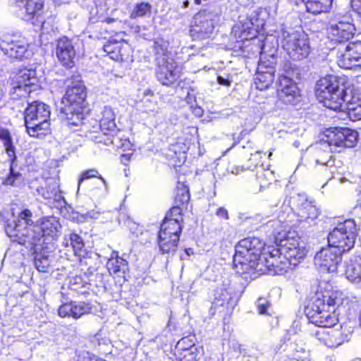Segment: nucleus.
I'll return each instance as SVG.
<instances>
[{"instance_id":"1","label":"nucleus","mask_w":361,"mask_h":361,"mask_svg":"<svg viewBox=\"0 0 361 361\" xmlns=\"http://www.w3.org/2000/svg\"><path fill=\"white\" fill-rule=\"evenodd\" d=\"M32 214L29 209L21 212L17 221L8 224L6 232L13 241L26 247H32L39 243L42 236L54 237L61 229L59 219L54 216L44 217L40 221V226H32Z\"/></svg>"},{"instance_id":"2","label":"nucleus","mask_w":361,"mask_h":361,"mask_svg":"<svg viewBox=\"0 0 361 361\" xmlns=\"http://www.w3.org/2000/svg\"><path fill=\"white\" fill-rule=\"evenodd\" d=\"M267 249L264 243L255 237H248L240 240L235 247V254L233 256L236 272L244 274L252 269L256 272H264V266H274L277 262L276 257H271V260L267 261L268 264L266 265L261 260L262 253Z\"/></svg>"},{"instance_id":"3","label":"nucleus","mask_w":361,"mask_h":361,"mask_svg":"<svg viewBox=\"0 0 361 361\" xmlns=\"http://www.w3.org/2000/svg\"><path fill=\"white\" fill-rule=\"evenodd\" d=\"M357 133L348 128H335L326 131L325 139L312 148L316 164L328 166L332 159V147H353L357 140Z\"/></svg>"},{"instance_id":"4","label":"nucleus","mask_w":361,"mask_h":361,"mask_svg":"<svg viewBox=\"0 0 361 361\" xmlns=\"http://www.w3.org/2000/svg\"><path fill=\"white\" fill-rule=\"evenodd\" d=\"M340 302L338 293L332 290L317 292L311 305L306 308L307 316L310 322L319 327H332L338 322L335 312H330L329 309Z\"/></svg>"},{"instance_id":"5","label":"nucleus","mask_w":361,"mask_h":361,"mask_svg":"<svg viewBox=\"0 0 361 361\" xmlns=\"http://www.w3.org/2000/svg\"><path fill=\"white\" fill-rule=\"evenodd\" d=\"M86 96L85 87L81 81L72 82L68 85L61 101L63 106L59 114L61 119L66 120L68 125L79 126L83 118Z\"/></svg>"},{"instance_id":"6","label":"nucleus","mask_w":361,"mask_h":361,"mask_svg":"<svg viewBox=\"0 0 361 361\" xmlns=\"http://www.w3.org/2000/svg\"><path fill=\"white\" fill-rule=\"evenodd\" d=\"M49 106L44 103L34 102L25 111V124L27 132L32 137H38L49 130Z\"/></svg>"},{"instance_id":"7","label":"nucleus","mask_w":361,"mask_h":361,"mask_svg":"<svg viewBox=\"0 0 361 361\" xmlns=\"http://www.w3.org/2000/svg\"><path fill=\"white\" fill-rule=\"evenodd\" d=\"M358 228L353 219H347L330 232L329 245L336 247L342 254L351 250L355 245Z\"/></svg>"},{"instance_id":"8","label":"nucleus","mask_w":361,"mask_h":361,"mask_svg":"<svg viewBox=\"0 0 361 361\" xmlns=\"http://www.w3.org/2000/svg\"><path fill=\"white\" fill-rule=\"evenodd\" d=\"M343 84L335 75H326L321 78L316 84L315 94L319 102L324 106L332 110H336L341 99Z\"/></svg>"},{"instance_id":"9","label":"nucleus","mask_w":361,"mask_h":361,"mask_svg":"<svg viewBox=\"0 0 361 361\" xmlns=\"http://www.w3.org/2000/svg\"><path fill=\"white\" fill-rule=\"evenodd\" d=\"M281 44L283 49L293 60L305 59L310 51L308 36L302 30H283Z\"/></svg>"},{"instance_id":"10","label":"nucleus","mask_w":361,"mask_h":361,"mask_svg":"<svg viewBox=\"0 0 361 361\" xmlns=\"http://www.w3.org/2000/svg\"><path fill=\"white\" fill-rule=\"evenodd\" d=\"M338 64L341 68L350 69L361 66V40L350 42L338 49Z\"/></svg>"},{"instance_id":"11","label":"nucleus","mask_w":361,"mask_h":361,"mask_svg":"<svg viewBox=\"0 0 361 361\" xmlns=\"http://www.w3.org/2000/svg\"><path fill=\"white\" fill-rule=\"evenodd\" d=\"M342 253L329 245L322 248L314 256V265L322 271L334 272L341 261Z\"/></svg>"},{"instance_id":"12","label":"nucleus","mask_w":361,"mask_h":361,"mask_svg":"<svg viewBox=\"0 0 361 361\" xmlns=\"http://www.w3.org/2000/svg\"><path fill=\"white\" fill-rule=\"evenodd\" d=\"M102 135L106 136L104 140L100 136L96 137L95 142H104L106 145H115L114 133L117 131L115 123V114L111 107L106 106L101 111L99 119Z\"/></svg>"},{"instance_id":"13","label":"nucleus","mask_w":361,"mask_h":361,"mask_svg":"<svg viewBox=\"0 0 361 361\" xmlns=\"http://www.w3.org/2000/svg\"><path fill=\"white\" fill-rule=\"evenodd\" d=\"M279 101L285 104H295L300 99V90L296 83L290 78L281 76L276 83Z\"/></svg>"},{"instance_id":"14","label":"nucleus","mask_w":361,"mask_h":361,"mask_svg":"<svg viewBox=\"0 0 361 361\" xmlns=\"http://www.w3.org/2000/svg\"><path fill=\"white\" fill-rule=\"evenodd\" d=\"M157 66V78L162 85L169 86L179 78L180 71L173 59L159 58Z\"/></svg>"},{"instance_id":"15","label":"nucleus","mask_w":361,"mask_h":361,"mask_svg":"<svg viewBox=\"0 0 361 361\" xmlns=\"http://www.w3.org/2000/svg\"><path fill=\"white\" fill-rule=\"evenodd\" d=\"M283 255V252L280 251V250L276 249L274 247L268 246L267 250H264L262 253L261 260L264 261V265H266L267 261L271 260V257H276V262L274 263V266H264L266 270L264 272H258L259 274H272L276 275L283 274L286 269L288 268V265L290 262L288 261V259L286 255L282 257Z\"/></svg>"},{"instance_id":"16","label":"nucleus","mask_w":361,"mask_h":361,"mask_svg":"<svg viewBox=\"0 0 361 361\" xmlns=\"http://www.w3.org/2000/svg\"><path fill=\"white\" fill-rule=\"evenodd\" d=\"M214 14L206 11H200L193 18L191 32L200 39L210 37L214 32Z\"/></svg>"},{"instance_id":"17","label":"nucleus","mask_w":361,"mask_h":361,"mask_svg":"<svg viewBox=\"0 0 361 361\" xmlns=\"http://www.w3.org/2000/svg\"><path fill=\"white\" fill-rule=\"evenodd\" d=\"M274 64H275V59L274 56H272V61L267 63V62L264 61V56L262 54L257 72L255 78V84L258 90H265L273 85L275 73Z\"/></svg>"},{"instance_id":"18","label":"nucleus","mask_w":361,"mask_h":361,"mask_svg":"<svg viewBox=\"0 0 361 361\" xmlns=\"http://www.w3.org/2000/svg\"><path fill=\"white\" fill-rule=\"evenodd\" d=\"M355 32L354 25L348 21L331 20L327 27L328 35L339 42L348 41L353 38Z\"/></svg>"},{"instance_id":"19","label":"nucleus","mask_w":361,"mask_h":361,"mask_svg":"<svg viewBox=\"0 0 361 361\" xmlns=\"http://www.w3.org/2000/svg\"><path fill=\"white\" fill-rule=\"evenodd\" d=\"M56 55L59 61L65 67L74 66L75 49L72 41L63 37L58 39L56 47Z\"/></svg>"},{"instance_id":"20","label":"nucleus","mask_w":361,"mask_h":361,"mask_svg":"<svg viewBox=\"0 0 361 361\" xmlns=\"http://www.w3.org/2000/svg\"><path fill=\"white\" fill-rule=\"evenodd\" d=\"M9 2L18 12V15L25 20L32 18L43 7L42 0H9Z\"/></svg>"},{"instance_id":"21","label":"nucleus","mask_w":361,"mask_h":361,"mask_svg":"<svg viewBox=\"0 0 361 361\" xmlns=\"http://www.w3.org/2000/svg\"><path fill=\"white\" fill-rule=\"evenodd\" d=\"M297 207L295 209L298 221L311 224L319 215V211L312 202L308 201L305 195H298L296 199Z\"/></svg>"},{"instance_id":"22","label":"nucleus","mask_w":361,"mask_h":361,"mask_svg":"<svg viewBox=\"0 0 361 361\" xmlns=\"http://www.w3.org/2000/svg\"><path fill=\"white\" fill-rule=\"evenodd\" d=\"M1 49L11 58L23 59L27 57V44L24 40L3 41L0 44Z\"/></svg>"},{"instance_id":"23","label":"nucleus","mask_w":361,"mask_h":361,"mask_svg":"<svg viewBox=\"0 0 361 361\" xmlns=\"http://www.w3.org/2000/svg\"><path fill=\"white\" fill-rule=\"evenodd\" d=\"M185 341H179L175 348L174 357L176 361H197L200 351L195 343H190L188 348L184 350Z\"/></svg>"},{"instance_id":"24","label":"nucleus","mask_w":361,"mask_h":361,"mask_svg":"<svg viewBox=\"0 0 361 361\" xmlns=\"http://www.w3.org/2000/svg\"><path fill=\"white\" fill-rule=\"evenodd\" d=\"M235 294L231 288H221L215 293L214 305L215 307H224L227 309H233L236 305Z\"/></svg>"},{"instance_id":"25","label":"nucleus","mask_w":361,"mask_h":361,"mask_svg":"<svg viewBox=\"0 0 361 361\" xmlns=\"http://www.w3.org/2000/svg\"><path fill=\"white\" fill-rule=\"evenodd\" d=\"M293 234L294 233H291L290 232L288 234L286 233H279L276 236V241L280 246V248L278 249L283 255H286L288 250H290V248L295 249L300 245L299 238L291 235Z\"/></svg>"},{"instance_id":"26","label":"nucleus","mask_w":361,"mask_h":361,"mask_svg":"<svg viewBox=\"0 0 361 361\" xmlns=\"http://www.w3.org/2000/svg\"><path fill=\"white\" fill-rule=\"evenodd\" d=\"M342 92L339 97L340 104L336 111H345L346 106L353 103H356L357 99H361V94L354 90L351 87H345L343 85H342Z\"/></svg>"},{"instance_id":"27","label":"nucleus","mask_w":361,"mask_h":361,"mask_svg":"<svg viewBox=\"0 0 361 361\" xmlns=\"http://www.w3.org/2000/svg\"><path fill=\"white\" fill-rule=\"evenodd\" d=\"M307 11L313 14L328 12L331 8L333 0H301Z\"/></svg>"},{"instance_id":"28","label":"nucleus","mask_w":361,"mask_h":361,"mask_svg":"<svg viewBox=\"0 0 361 361\" xmlns=\"http://www.w3.org/2000/svg\"><path fill=\"white\" fill-rule=\"evenodd\" d=\"M345 274L346 278L354 283L361 281V259L350 260L346 264Z\"/></svg>"},{"instance_id":"29","label":"nucleus","mask_w":361,"mask_h":361,"mask_svg":"<svg viewBox=\"0 0 361 361\" xmlns=\"http://www.w3.org/2000/svg\"><path fill=\"white\" fill-rule=\"evenodd\" d=\"M9 88V94L13 99L25 97L32 92L31 87L28 85L11 79Z\"/></svg>"},{"instance_id":"30","label":"nucleus","mask_w":361,"mask_h":361,"mask_svg":"<svg viewBox=\"0 0 361 361\" xmlns=\"http://www.w3.org/2000/svg\"><path fill=\"white\" fill-rule=\"evenodd\" d=\"M107 269L111 274H116L118 276L125 274L128 270V262L123 258L111 257L106 263Z\"/></svg>"},{"instance_id":"31","label":"nucleus","mask_w":361,"mask_h":361,"mask_svg":"<svg viewBox=\"0 0 361 361\" xmlns=\"http://www.w3.org/2000/svg\"><path fill=\"white\" fill-rule=\"evenodd\" d=\"M0 140L4 142L6 153L10 159V161L15 162L16 159V147L13 145V141L8 130L0 128Z\"/></svg>"},{"instance_id":"32","label":"nucleus","mask_w":361,"mask_h":361,"mask_svg":"<svg viewBox=\"0 0 361 361\" xmlns=\"http://www.w3.org/2000/svg\"><path fill=\"white\" fill-rule=\"evenodd\" d=\"M70 242V245L73 247L75 255L79 257L82 255L84 243L80 236L75 233H71L68 235L65 236L63 244L68 246Z\"/></svg>"},{"instance_id":"33","label":"nucleus","mask_w":361,"mask_h":361,"mask_svg":"<svg viewBox=\"0 0 361 361\" xmlns=\"http://www.w3.org/2000/svg\"><path fill=\"white\" fill-rule=\"evenodd\" d=\"M154 49L156 56V62H158V59H172L168 57V43L161 38H157L154 42Z\"/></svg>"},{"instance_id":"34","label":"nucleus","mask_w":361,"mask_h":361,"mask_svg":"<svg viewBox=\"0 0 361 361\" xmlns=\"http://www.w3.org/2000/svg\"><path fill=\"white\" fill-rule=\"evenodd\" d=\"M178 241L179 237L158 240L159 250L162 254L173 253L176 250Z\"/></svg>"},{"instance_id":"35","label":"nucleus","mask_w":361,"mask_h":361,"mask_svg":"<svg viewBox=\"0 0 361 361\" xmlns=\"http://www.w3.org/2000/svg\"><path fill=\"white\" fill-rule=\"evenodd\" d=\"M11 80H18L31 87L35 84V81L36 80L35 72L32 70L24 69L19 71Z\"/></svg>"},{"instance_id":"36","label":"nucleus","mask_w":361,"mask_h":361,"mask_svg":"<svg viewBox=\"0 0 361 361\" xmlns=\"http://www.w3.org/2000/svg\"><path fill=\"white\" fill-rule=\"evenodd\" d=\"M347 335L344 334L341 329L330 328L329 341H328L329 347H335L342 344L347 340Z\"/></svg>"},{"instance_id":"37","label":"nucleus","mask_w":361,"mask_h":361,"mask_svg":"<svg viewBox=\"0 0 361 361\" xmlns=\"http://www.w3.org/2000/svg\"><path fill=\"white\" fill-rule=\"evenodd\" d=\"M345 111L350 120L355 121L361 119V99H357L356 103L346 106Z\"/></svg>"},{"instance_id":"38","label":"nucleus","mask_w":361,"mask_h":361,"mask_svg":"<svg viewBox=\"0 0 361 361\" xmlns=\"http://www.w3.org/2000/svg\"><path fill=\"white\" fill-rule=\"evenodd\" d=\"M160 228L171 231V233L172 232L178 235H180L182 231L181 223H179L176 219L171 220L170 218L164 219Z\"/></svg>"},{"instance_id":"39","label":"nucleus","mask_w":361,"mask_h":361,"mask_svg":"<svg viewBox=\"0 0 361 361\" xmlns=\"http://www.w3.org/2000/svg\"><path fill=\"white\" fill-rule=\"evenodd\" d=\"M123 49L124 48L118 45L115 46L114 49H113L111 45H107L104 47V51L109 53L111 59L116 61H123L127 59V55L122 51Z\"/></svg>"},{"instance_id":"40","label":"nucleus","mask_w":361,"mask_h":361,"mask_svg":"<svg viewBox=\"0 0 361 361\" xmlns=\"http://www.w3.org/2000/svg\"><path fill=\"white\" fill-rule=\"evenodd\" d=\"M189 200V190L183 184L180 186H178L177 193L175 197L176 203L183 205L185 203H188Z\"/></svg>"},{"instance_id":"41","label":"nucleus","mask_w":361,"mask_h":361,"mask_svg":"<svg viewBox=\"0 0 361 361\" xmlns=\"http://www.w3.org/2000/svg\"><path fill=\"white\" fill-rule=\"evenodd\" d=\"M151 6L148 3L142 2L135 6L130 14L132 18L142 17L147 13H150Z\"/></svg>"},{"instance_id":"42","label":"nucleus","mask_w":361,"mask_h":361,"mask_svg":"<svg viewBox=\"0 0 361 361\" xmlns=\"http://www.w3.org/2000/svg\"><path fill=\"white\" fill-rule=\"evenodd\" d=\"M307 254V250L302 246H298L295 249H291L286 252V257L288 259H293L295 260H300L303 259Z\"/></svg>"},{"instance_id":"43","label":"nucleus","mask_w":361,"mask_h":361,"mask_svg":"<svg viewBox=\"0 0 361 361\" xmlns=\"http://www.w3.org/2000/svg\"><path fill=\"white\" fill-rule=\"evenodd\" d=\"M37 269L41 272H47L49 267V259L47 256L37 255L35 259Z\"/></svg>"},{"instance_id":"44","label":"nucleus","mask_w":361,"mask_h":361,"mask_svg":"<svg viewBox=\"0 0 361 361\" xmlns=\"http://www.w3.org/2000/svg\"><path fill=\"white\" fill-rule=\"evenodd\" d=\"M330 328L331 327H319V329L315 332V336L317 339L323 342L327 346L328 341H329Z\"/></svg>"},{"instance_id":"45","label":"nucleus","mask_w":361,"mask_h":361,"mask_svg":"<svg viewBox=\"0 0 361 361\" xmlns=\"http://www.w3.org/2000/svg\"><path fill=\"white\" fill-rule=\"evenodd\" d=\"M14 163L15 162H12L11 161L10 174L3 181V184L5 185H14L15 180L21 176V174L19 172H15L13 171Z\"/></svg>"},{"instance_id":"46","label":"nucleus","mask_w":361,"mask_h":361,"mask_svg":"<svg viewBox=\"0 0 361 361\" xmlns=\"http://www.w3.org/2000/svg\"><path fill=\"white\" fill-rule=\"evenodd\" d=\"M74 303V310L77 312L78 318L81 317L82 315L88 314L90 312L92 307L87 303L80 302L78 303Z\"/></svg>"},{"instance_id":"47","label":"nucleus","mask_w":361,"mask_h":361,"mask_svg":"<svg viewBox=\"0 0 361 361\" xmlns=\"http://www.w3.org/2000/svg\"><path fill=\"white\" fill-rule=\"evenodd\" d=\"M98 175H99V173L95 169H90V170L83 172L81 175V177L78 180V189L80 188V186L84 180L91 178H94V177H98L99 179H101L102 180V182L104 184H106V181L104 180V179L101 176H98Z\"/></svg>"},{"instance_id":"48","label":"nucleus","mask_w":361,"mask_h":361,"mask_svg":"<svg viewBox=\"0 0 361 361\" xmlns=\"http://www.w3.org/2000/svg\"><path fill=\"white\" fill-rule=\"evenodd\" d=\"M181 212L182 209H180V205L178 204H176V206L172 207L169 212L167 213L165 219H169L171 220L173 219H177L179 223H181L183 221L182 217H181Z\"/></svg>"},{"instance_id":"49","label":"nucleus","mask_w":361,"mask_h":361,"mask_svg":"<svg viewBox=\"0 0 361 361\" xmlns=\"http://www.w3.org/2000/svg\"><path fill=\"white\" fill-rule=\"evenodd\" d=\"M144 106L147 112H154L157 109V102L154 99L144 98L143 99Z\"/></svg>"},{"instance_id":"50","label":"nucleus","mask_w":361,"mask_h":361,"mask_svg":"<svg viewBox=\"0 0 361 361\" xmlns=\"http://www.w3.org/2000/svg\"><path fill=\"white\" fill-rule=\"evenodd\" d=\"M72 307V302L69 303H65L62 305H61L59 308V315L61 317H69V314L71 310Z\"/></svg>"},{"instance_id":"51","label":"nucleus","mask_w":361,"mask_h":361,"mask_svg":"<svg viewBox=\"0 0 361 361\" xmlns=\"http://www.w3.org/2000/svg\"><path fill=\"white\" fill-rule=\"evenodd\" d=\"M257 306L259 314H266L269 303L266 298H260L257 301Z\"/></svg>"},{"instance_id":"52","label":"nucleus","mask_w":361,"mask_h":361,"mask_svg":"<svg viewBox=\"0 0 361 361\" xmlns=\"http://www.w3.org/2000/svg\"><path fill=\"white\" fill-rule=\"evenodd\" d=\"M179 236L180 235H176L172 232L171 233V231H167L166 230L160 228V231L159 232L158 240L164 239H164H166V238L172 239V238H175V237H179Z\"/></svg>"},{"instance_id":"53","label":"nucleus","mask_w":361,"mask_h":361,"mask_svg":"<svg viewBox=\"0 0 361 361\" xmlns=\"http://www.w3.org/2000/svg\"><path fill=\"white\" fill-rule=\"evenodd\" d=\"M247 22H245L243 24H242L241 27V31L242 32H250V30L252 29V26L255 25V23L253 21V19H247Z\"/></svg>"},{"instance_id":"54","label":"nucleus","mask_w":361,"mask_h":361,"mask_svg":"<svg viewBox=\"0 0 361 361\" xmlns=\"http://www.w3.org/2000/svg\"><path fill=\"white\" fill-rule=\"evenodd\" d=\"M76 361H92V359L88 353L84 352L78 356Z\"/></svg>"},{"instance_id":"55","label":"nucleus","mask_w":361,"mask_h":361,"mask_svg":"<svg viewBox=\"0 0 361 361\" xmlns=\"http://www.w3.org/2000/svg\"><path fill=\"white\" fill-rule=\"evenodd\" d=\"M216 215L220 216V217H223L225 219H228V212L224 207H220V208L218 209V210L216 211Z\"/></svg>"},{"instance_id":"56","label":"nucleus","mask_w":361,"mask_h":361,"mask_svg":"<svg viewBox=\"0 0 361 361\" xmlns=\"http://www.w3.org/2000/svg\"><path fill=\"white\" fill-rule=\"evenodd\" d=\"M351 6L353 8V9L357 12V13H360L361 12V9H360V0H353L351 1Z\"/></svg>"},{"instance_id":"57","label":"nucleus","mask_w":361,"mask_h":361,"mask_svg":"<svg viewBox=\"0 0 361 361\" xmlns=\"http://www.w3.org/2000/svg\"><path fill=\"white\" fill-rule=\"evenodd\" d=\"M193 338H194V336H192V338H190V337H184L183 338H181L180 341H184V340H186L185 341V343L183 344L184 345V350L188 348L189 347V345L190 343H195L194 341H193Z\"/></svg>"},{"instance_id":"58","label":"nucleus","mask_w":361,"mask_h":361,"mask_svg":"<svg viewBox=\"0 0 361 361\" xmlns=\"http://www.w3.org/2000/svg\"><path fill=\"white\" fill-rule=\"evenodd\" d=\"M217 81L221 85L230 86L231 85V81L228 79L223 78L222 76H218Z\"/></svg>"},{"instance_id":"59","label":"nucleus","mask_w":361,"mask_h":361,"mask_svg":"<svg viewBox=\"0 0 361 361\" xmlns=\"http://www.w3.org/2000/svg\"><path fill=\"white\" fill-rule=\"evenodd\" d=\"M72 307H73V308H71V310L70 312L69 317H71L74 319H78V314H77V312H75L74 310V303L73 302H72Z\"/></svg>"},{"instance_id":"60","label":"nucleus","mask_w":361,"mask_h":361,"mask_svg":"<svg viewBox=\"0 0 361 361\" xmlns=\"http://www.w3.org/2000/svg\"><path fill=\"white\" fill-rule=\"evenodd\" d=\"M154 94L152 91L149 89L146 90L144 92V98H147V96L153 97Z\"/></svg>"},{"instance_id":"61","label":"nucleus","mask_w":361,"mask_h":361,"mask_svg":"<svg viewBox=\"0 0 361 361\" xmlns=\"http://www.w3.org/2000/svg\"><path fill=\"white\" fill-rule=\"evenodd\" d=\"M123 159H125L126 161H128L129 159H130V154H125V155H123L122 156Z\"/></svg>"},{"instance_id":"62","label":"nucleus","mask_w":361,"mask_h":361,"mask_svg":"<svg viewBox=\"0 0 361 361\" xmlns=\"http://www.w3.org/2000/svg\"><path fill=\"white\" fill-rule=\"evenodd\" d=\"M104 21L107 23H111L114 21V19L108 18H106Z\"/></svg>"},{"instance_id":"63","label":"nucleus","mask_w":361,"mask_h":361,"mask_svg":"<svg viewBox=\"0 0 361 361\" xmlns=\"http://www.w3.org/2000/svg\"><path fill=\"white\" fill-rule=\"evenodd\" d=\"M189 5V1H185L183 2V7L184 8H187Z\"/></svg>"},{"instance_id":"64","label":"nucleus","mask_w":361,"mask_h":361,"mask_svg":"<svg viewBox=\"0 0 361 361\" xmlns=\"http://www.w3.org/2000/svg\"><path fill=\"white\" fill-rule=\"evenodd\" d=\"M197 114H200V113L202 112L201 109H197Z\"/></svg>"}]
</instances>
